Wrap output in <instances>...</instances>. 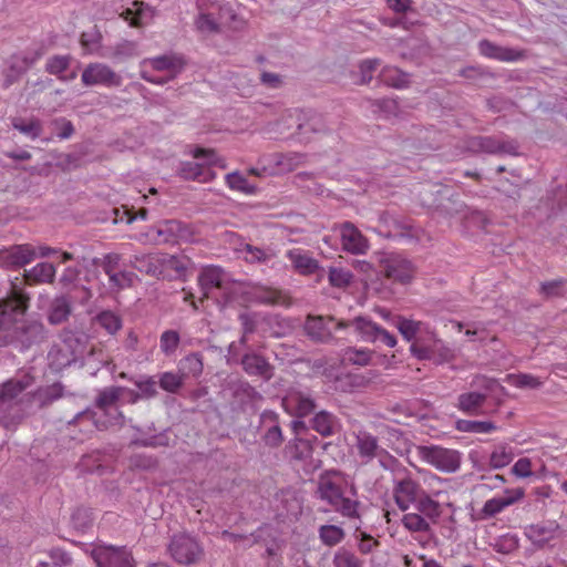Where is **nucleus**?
<instances>
[{
    "label": "nucleus",
    "mask_w": 567,
    "mask_h": 567,
    "mask_svg": "<svg viewBox=\"0 0 567 567\" xmlns=\"http://www.w3.org/2000/svg\"><path fill=\"white\" fill-rule=\"evenodd\" d=\"M198 285L206 298L219 299L224 297L225 303H233L237 300L238 293L250 295L249 300L266 305L288 306V296L277 289L266 287L246 288L243 284L230 281L227 275L218 267H206L198 276Z\"/></svg>",
    "instance_id": "obj_1"
},
{
    "label": "nucleus",
    "mask_w": 567,
    "mask_h": 567,
    "mask_svg": "<svg viewBox=\"0 0 567 567\" xmlns=\"http://www.w3.org/2000/svg\"><path fill=\"white\" fill-rule=\"evenodd\" d=\"M193 161L179 164L178 175L184 179L208 183L215 178L212 166L225 167L224 159L214 150L195 147L190 151Z\"/></svg>",
    "instance_id": "obj_2"
},
{
    "label": "nucleus",
    "mask_w": 567,
    "mask_h": 567,
    "mask_svg": "<svg viewBox=\"0 0 567 567\" xmlns=\"http://www.w3.org/2000/svg\"><path fill=\"white\" fill-rule=\"evenodd\" d=\"M27 301L28 297L16 288H12L10 296L0 300V332L12 330L6 338L14 339L17 331L22 328L20 320L27 309Z\"/></svg>",
    "instance_id": "obj_3"
},
{
    "label": "nucleus",
    "mask_w": 567,
    "mask_h": 567,
    "mask_svg": "<svg viewBox=\"0 0 567 567\" xmlns=\"http://www.w3.org/2000/svg\"><path fill=\"white\" fill-rule=\"evenodd\" d=\"M85 349V337H78L74 333H68L56 344H54L49 354V365L54 371H61L75 362L82 355Z\"/></svg>",
    "instance_id": "obj_4"
},
{
    "label": "nucleus",
    "mask_w": 567,
    "mask_h": 567,
    "mask_svg": "<svg viewBox=\"0 0 567 567\" xmlns=\"http://www.w3.org/2000/svg\"><path fill=\"white\" fill-rule=\"evenodd\" d=\"M417 457L443 473H455L462 463V454L453 449L440 445H420L416 447Z\"/></svg>",
    "instance_id": "obj_5"
},
{
    "label": "nucleus",
    "mask_w": 567,
    "mask_h": 567,
    "mask_svg": "<svg viewBox=\"0 0 567 567\" xmlns=\"http://www.w3.org/2000/svg\"><path fill=\"white\" fill-rule=\"evenodd\" d=\"M472 385L484 392L471 391L458 396V409L465 413L474 414L485 402L489 394L499 392L504 394L505 389L495 380L485 375H476Z\"/></svg>",
    "instance_id": "obj_6"
},
{
    "label": "nucleus",
    "mask_w": 567,
    "mask_h": 567,
    "mask_svg": "<svg viewBox=\"0 0 567 567\" xmlns=\"http://www.w3.org/2000/svg\"><path fill=\"white\" fill-rule=\"evenodd\" d=\"M184 61L177 55H163L143 62L142 76L146 81L164 84L183 69Z\"/></svg>",
    "instance_id": "obj_7"
},
{
    "label": "nucleus",
    "mask_w": 567,
    "mask_h": 567,
    "mask_svg": "<svg viewBox=\"0 0 567 567\" xmlns=\"http://www.w3.org/2000/svg\"><path fill=\"white\" fill-rule=\"evenodd\" d=\"M446 485L447 480L431 474L427 478V491L420 495L415 504L416 509L432 523H435L442 513L437 498L444 494Z\"/></svg>",
    "instance_id": "obj_8"
},
{
    "label": "nucleus",
    "mask_w": 567,
    "mask_h": 567,
    "mask_svg": "<svg viewBox=\"0 0 567 567\" xmlns=\"http://www.w3.org/2000/svg\"><path fill=\"white\" fill-rule=\"evenodd\" d=\"M412 353L419 359L431 360L436 364H443L455 358V350L437 339L431 331L427 341H420L411 344Z\"/></svg>",
    "instance_id": "obj_9"
},
{
    "label": "nucleus",
    "mask_w": 567,
    "mask_h": 567,
    "mask_svg": "<svg viewBox=\"0 0 567 567\" xmlns=\"http://www.w3.org/2000/svg\"><path fill=\"white\" fill-rule=\"evenodd\" d=\"M146 244H164L173 241L192 240V231L188 225L178 220H167L158 228H152L145 234V238H141Z\"/></svg>",
    "instance_id": "obj_10"
},
{
    "label": "nucleus",
    "mask_w": 567,
    "mask_h": 567,
    "mask_svg": "<svg viewBox=\"0 0 567 567\" xmlns=\"http://www.w3.org/2000/svg\"><path fill=\"white\" fill-rule=\"evenodd\" d=\"M424 491L410 475L400 476L398 472L393 480V498L398 507L405 512L411 505L416 504Z\"/></svg>",
    "instance_id": "obj_11"
},
{
    "label": "nucleus",
    "mask_w": 567,
    "mask_h": 567,
    "mask_svg": "<svg viewBox=\"0 0 567 567\" xmlns=\"http://www.w3.org/2000/svg\"><path fill=\"white\" fill-rule=\"evenodd\" d=\"M92 558L99 567H135L132 554L125 547L97 545Z\"/></svg>",
    "instance_id": "obj_12"
},
{
    "label": "nucleus",
    "mask_w": 567,
    "mask_h": 567,
    "mask_svg": "<svg viewBox=\"0 0 567 567\" xmlns=\"http://www.w3.org/2000/svg\"><path fill=\"white\" fill-rule=\"evenodd\" d=\"M168 549L174 560L184 565L196 563L203 554L199 544L186 534L175 535Z\"/></svg>",
    "instance_id": "obj_13"
},
{
    "label": "nucleus",
    "mask_w": 567,
    "mask_h": 567,
    "mask_svg": "<svg viewBox=\"0 0 567 567\" xmlns=\"http://www.w3.org/2000/svg\"><path fill=\"white\" fill-rule=\"evenodd\" d=\"M124 392L125 389L113 386L100 393L96 400V406L101 413L110 414L111 417L106 421L93 420L97 429H105L109 425L117 423L116 420L121 416V413L117 411L115 403L121 399Z\"/></svg>",
    "instance_id": "obj_14"
},
{
    "label": "nucleus",
    "mask_w": 567,
    "mask_h": 567,
    "mask_svg": "<svg viewBox=\"0 0 567 567\" xmlns=\"http://www.w3.org/2000/svg\"><path fill=\"white\" fill-rule=\"evenodd\" d=\"M81 80L86 86L104 85L110 87L121 84V78L107 65L102 63L89 64L84 69Z\"/></svg>",
    "instance_id": "obj_15"
},
{
    "label": "nucleus",
    "mask_w": 567,
    "mask_h": 567,
    "mask_svg": "<svg viewBox=\"0 0 567 567\" xmlns=\"http://www.w3.org/2000/svg\"><path fill=\"white\" fill-rule=\"evenodd\" d=\"M305 162V156L298 153L274 154L262 161V171L268 175H280L296 169Z\"/></svg>",
    "instance_id": "obj_16"
},
{
    "label": "nucleus",
    "mask_w": 567,
    "mask_h": 567,
    "mask_svg": "<svg viewBox=\"0 0 567 567\" xmlns=\"http://www.w3.org/2000/svg\"><path fill=\"white\" fill-rule=\"evenodd\" d=\"M282 406L291 415L303 417L315 409V402L309 393L291 390L282 399Z\"/></svg>",
    "instance_id": "obj_17"
},
{
    "label": "nucleus",
    "mask_w": 567,
    "mask_h": 567,
    "mask_svg": "<svg viewBox=\"0 0 567 567\" xmlns=\"http://www.w3.org/2000/svg\"><path fill=\"white\" fill-rule=\"evenodd\" d=\"M383 270L388 278L402 284L409 282L414 274L412 264L399 255L388 256L383 260Z\"/></svg>",
    "instance_id": "obj_18"
},
{
    "label": "nucleus",
    "mask_w": 567,
    "mask_h": 567,
    "mask_svg": "<svg viewBox=\"0 0 567 567\" xmlns=\"http://www.w3.org/2000/svg\"><path fill=\"white\" fill-rule=\"evenodd\" d=\"M341 244L344 250L351 254H364L368 250V241L361 231L351 223H344L340 227Z\"/></svg>",
    "instance_id": "obj_19"
},
{
    "label": "nucleus",
    "mask_w": 567,
    "mask_h": 567,
    "mask_svg": "<svg viewBox=\"0 0 567 567\" xmlns=\"http://www.w3.org/2000/svg\"><path fill=\"white\" fill-rule=\"evenodd\" d=\"M343 483L342 475L339 472H328L320 477L319 494L322 499H326L331 506L336 502H340L342 496L341 485Z\"/></svg>",
    "instance_id": "obj_20"
},
{
    "label": "nucleus",
    "mask_w": 567,
    "mask_h": 567,
    "mask_svg": "<svg viewBox=\"0 0 567 567\" xmlns=\"http://www.w3.org/2000/svg\"><path fill=\"white\" fill-rule=\"evenodd\" d=\"M31 383L32 378L29 375H24L19 380L13 379L4 382L0 386V410H6L16 405L19 394L30 386Z\"/></svg>",
    "instance_id": "obj_21"
},
{
    "label": "nucleus",
    "mask_w": 567,
    "mask_h": 567,
    "mask_svg": "<svg viewBox=\"0 0 567 567\" xmlns=\"http://www.w3.org/2000/svg\"><path fill=\"white\" fill-rule=\"evenodd\" d=\"M524 496L522 488L506 489L503 495L495 496L485 502L482 513L486 517L495 516L506 507L513 505Z\"/></svg>",
    "instance_id": "obj_22"
},
{
    "label": "nucleus",
    "mask_w": 567,
    "mask_h": 567,
    "mask_svg": "<svg viewBox=\"0 0 567 567\" xmlns=\"http://www.w3.org/2000/svg\"><path fill=\"white\" fill-rule=\"evenodd\" d=\"M392 323L400 331L402 337L409 342L412 341V343L417 340L426 341L423 334L429 336L431 333L430 327L421 321L396 317Z\"/></svg>",
    "instance_id": "obj_23"
},
{
    "label": "nucleus",
    "mask_w": 567,
    "mask_h": 567,
    "mask_svg": "<svg viewBox=\"0 0 567 567\" xmlns=\"http://www.w3.org/2000/svg\"><path fill=\"white\" fill-rule=\"evenodd\" d=\"M37 257V249L32 245H18L1 252L2 262L7 267H22Z\"/></svg>",
    "instance_id": "obj_24"
},
{
    "label": "nucleus",
    "mask_w": 567,
    "mask_h": 567,
    "mask_svg": "<svg viewBox=\"0 0 567 567\" xmlns=\"http://www.w3.org/2000/svg\"><path fill=\"white\" fill-rule=\"evenodd\" d=\"M526 537L536 546H544L558 536V524L555 522L537 523L525 527Z\"/></svg>",
    "instance_id": "obj_25"
},
{
    "label": "nucleus",
    "mask_w": 567,
    "mask_h": 567,
    "mask_svg": "<svg viewBox=\"0 0 567 567\" xmlns=\"http://www.w3.org/2000/svg\"><path fill=\"white\" fill-rule=\"evenodd\" d=\"M331 326H333L334 328H341L346 327L347 323H336L332 319H329L327 321L322 317H309L306 321L305 329L311 338L324 342L331 338Z\"/></svg>",
    "instance_id": "obj_26"
},
{
    "label": "nucleus",
    "mask_w": 567,
    "mask_h": 567,
    "mask_svg": "<svg viewBox=\"0 0 567 567\" xmlns=\"http://www.w3.org/2000/svg\"><path fill=\"white\" fill-rule=\"evenodd\" d=\"M101 38H82V47L86 53H96L102 58H121V56H130L133 54V47L128 41H123V43L116 50L102 49L99 50V42Z\"/></svg>",
    "instance_id": "obj_27"
},
{
    "label": "nucleus",
    "mask_w": 567,
    "mask_h": 567,
    "mask_svg": "<svg viewBox=\"0 0 567 567\" xmlns=\"http://www.w3.org/2000/svg\"><path fill=\"white\" fill-rule=\"evenodd\" d=\"M287 258L291 261L295 270L300 275H312L319 269L318 261L312 258L308 251L301 248L288 250Z\"/></svg>",
    "instance_id": "obj_28"
},
{
    "label": "nucleus",
    "mask_w": 567,
    "mask_h": 567,
    "mask_svg": "<svg viewBox=\"0 0 567 567\" xmlns=\"http://www.w3.org/2000/svg\"><path fill=\"white\" fill-rule=\"evenodd\" d=\"M120 17L131 27H143L153 17L152 9L143 1H134L131 8H126Z\"/></svg>",
    "instance_id": "obj_29"
},
{
    "label": "nucleus",
    "mask_w": 567,
    "mask_h": 567,
    "mask_svg": "<svg viewBox=\"0 0 567 567\" xmlns=\"http://www.w3.org/2000/svg\"><path fill=\"white\" fill-rule=\"evenodd\" d=\"M480 51L483 55L487 58L496 59L504 62H514L523 56L519 50L506 47H498L488 40H482L480 42Z\"/></svg>",
    "instance_id": "obj_30"
},
{
    "label": "nucleus",
    "mask_w": 567,
    "mask_h": 567,
    "mask_svg": "<svg viewBox=\"0 0 567 567\" xmlns=\"http://www.w3.org/2000/svg\"><path fill=\"white\" fill-rule=\"evenodd\" d=\"M261 425L266 427L262 436L265 443L269 446H278L282 442L281 429L278 424V415L272 411H265L261 416Z\"/></svg>",
    "instance_id": "obj_31"
},
{
    "label": "nucleus",
    "mask_w": 567,
    "mask_h": 567,
    "mask_svg": "<svg viewBox=\"0 0 567 567\" xmlns=\"http://www.w3.org/2000/svg\"><path fill=\"white\" fill-rule=\"evenodd\" d=\"M163 274L162 278L177 279L185 275L189 260L184 256H174L165 254V259H162Z\"/></svg>",
    "instance_id": "obj_32"
},
{
    "label": "nucleus",
    "mask_w": 567,
    "mask_h": 567,
    "mask_svg": "<svg viewBox=\"0 0 567 567\" xmlns=\"http://www.w3.org/2000/svg\"><path fill=\"white\" fill-rule=\"evenodd\" d=\"M12 126L24 136L35 140L42 134V122L35 116H17L12 118Z\"/></svg>",
    "instance_id": "obj_33"
},
{
    "label": "nucleus",
    "mask_w": 567,
    "mask_h": 567,
    "mask_svg": "<svg viewBox=\"0 0 567 567\" xmlns=\"http://www.w3.org/2000/svg\"><path fill=\"white\" fill-rule=\"evenodd\" d=\"M55 274L56 269L52 264L40 262L25 271L24 277L29 284H48L53 281Z\"/></svg>",
    "instance_id": "obj_34"
},
{
    "label": "nucleus",
    "mask_w": 567,
    "mask_h": 567,
    "mask_svg": "<svg viewBox=\"0 0 567 567\" xmlns=\"http://www.w3.org/2000/svg\"><path fill=\"white\" fill-rule=\"evenodd\" d=\"M226 185L235 192H239L244 195L252 196L257 195L259 188L250 183L241 173L233 172L225 176Z\"/></svg>",
    "instance_id": "obj_35"
},
{
    "label": "nucleus",
    "mask_w": 567,
    "mask_h": 567,
    "mask_svg": "<svg viewBox=\"0 0 567 567\" xmlns=\"http://www.w3.org/2000/svg\"><path fill=\"white\" fill-rule=\"evenodd\" d=\"M162 259H165V254L163 252L143 256L142 258L137 259V268L147 275L162 278L164 265Z\"/></svg>",
    "instance_id": "obj_36"
},
{
    "label": "nucleus",
    "mask_w": 567,
    "mask_h": 567,
    "mask_svg": "<svg viewBox=\"0 0 567 567\" xmlns=\"http://www.w3.org/2000/svg\"><path fill=\"white\" fill-rule=\"evenodd\" d=\"M515 457V449L506 443L494 447L489 456V465L494 470L507 466Z\"/></svg>",
    "instance_id": "obj_37"
},
{
    "label": "nucleus",
    "mask_w": 567,
    "mask_h": 567,
    "mask_svg": "<svg viewBox=\"0 0 567 567\" xmlns=\"http://www.w3.org/2000/svg\"><path fill=\"white\" fill-rule=\"evenodd\" d=\"M312 427L322 436H330L339 429V422L331 413L321 411L315 415Z\"/></svg>",
    "instance_id": "obj_38"
},
{
    "label": "nucleus",
    "mask_w": 567,
    "mask_h": 567,
    "mask_svg": "<svg viewBox=\"0 0 567 567\" xmlns=\"http://www.w3.org/2000/svg\"><path fill=\"white\" fill-rule=\"evenodd\" d=\"M381 81L392 87L403 89L410 83V75L394 66H384L380 72Z\"/></svg>",
    "instance_id": "obj_39"
},
{
    "label": "nucleus",
    "mask_w": 567,
    "mask_h": 567,
    "mask_svg": "<svg viewBox=\"0 0 567 567\" xmlns=\"http://www.w3.org/2000/svg\"><path fill=\"white\" fill-rule=\"evenodd\" d=\"M244 370L248 374L260 375L262 378L270 377V367L266 360L257 354H246L243 358Z\"/></svg>",
    "instance_id": "obj_40"
},
{
    "label": "nucleus",
    "mask_w": 567,
    "mask_h": 567,
    "mask_svg": "<svg viewBox=\"0 0 567 567\" xmlns=\"http://www.w3.org/2000/svg\"><path fill=\"white\" fill-rule=\"evenodd\" d=\"M70 56L69 55H55L48 60L47 62V71L50 74L59 75L62 81H71L74 80L78 74L75 71L71 72L69 75H63L62 73L68 70L70 65Z\"/></svg>",
    "instance_id": "obj_41"
},
{
    "label": "nucleus",
    "mask_w": 567,
    "mask_h": 567,
    "mask_svg": "<svg viewBox=\"0 0 567 567\" xmlns=\"http://www.w3.org/2000/svg\"><path fill=\"white\" fill-rule=\"evenodd\" d=\"M355 331L360 334L361 339L365 342H375L378 340V332H380V326L372 322L364 317H358L352 321Z\"/></svg>",
    "instance_id": "obj_42"
},
{
    "label": "nucleus",
    "mask_w": 567,
    "mask_h": 567,
    "mask_svg": "<svg viewBox=\"0 0 567 567\" xmlns=\"http://www.w3.org/2000/svg\"><path fill=\"white\" fill-rule=\"evenodd\" d=\"M357 447L359 454L371 460L378 455V442L377 439L367 432H359L357 435Z\"/></svg>",
    "instance_id": "obj_43"
},
{
    "label": "nucleus",
    "mask_w": 567,
    "mask_h": 567,
    "mask_svg": "<svg viewBox=\"0 0 567 567\" xmlns=\"http://www.w3.org/2000/svg\"><path fill=\"white\" fill-rule=\"evenodd\" d=\"M95 323L110 334H114L122 327V321L117 315L112 311H102L95 317Z\"/></svg>",
    "instance_id": "obj_44"
},
{
    "label": "nucleus",
    "mask_w": 567,
    "mask_h": 567,
    "mask_svg": "<svg viewBox=\"0 0 567 567\" xmlns=\"http://www.w3.org/2000/svg\"><path fill=\"white\" fill-rule=\"evenodd\" d=\"M505 381L520 389H536L543 384L538 378L527 373L507 374Z\"/></svg>",
    "instance_id": "obj_45"
},
{
    "label": "nucleus",
    "mask_w": 567,
    "mask_h": 567,
    "mask_svg": "<svg viewBox=\"0 0 567 567\" xmlns=\"http://www.w3.org/2000/svg\"><path fill=\"white\" fill-rule=\"evenodd\" d=\"M372 352L368 349L349 348L342 354V361L355 365H368L371 361Z\"/></svg>",
    "instance_id": "obj_46"
},
{
    "label": "nucleus",
    "mask_w": 567,
    "mask_h": 567,
    "mask_svg": "<svg viewBox=\"0 0 567 567\" xmlns=\"http://www.w3.org/2000/svg\"><path fill=\"white\" fill-rule=\"evenodd\" d=\"M457 429L471 433H492L497 427L489 421H460Z\"/></svg>",
    "instance_id": "obj_47"
},
{
    "label": "nucleus",
    "mask_w": 567,
    "mask_h": 567,
    "mask_svg": "<svg viewBox=\"0 0 567 567\" xmlns=\"http://www.w3.org/2000/svg\"><path fill=\"white\" fill-rule=\"evenodd\" d=\"M237 251L248 262H260L266 261L269 258V254L261 248L254 247L249 244H241Z\"/></svg>",
    "instance_id": "obj_48"
},
{
    "label": "nucleus",
    "mask_w": 567,
    "mask_h": 567,
    "mask_svg": "<svg viewBox=\"0 0 567 567\" xmlns=\"http://www.w3.org/2000/svg\"><path fill=\"white\" fill-rule=\"evenodd\" d=\"M402 524L410 532H427L430 528L426 518L416 513L405 514L402 518Z\"/></svg>",
    "instance_id": "obj_49"
},
{
    "label": "nucleus",
    "mask_w": 567,
    "mask_h": 567,
    "mask_svg": "<svg viewBox=\"0 0 567 567\" xmlns=\"http://www.w3.org/2000/svg\"><path fill=\"white\" fill-rule=\"evenodd\" d=\"M69 312L70 309L66 300L63 298H59L52 305V309L49 315V320L51 323L54 324L61 323L68 318Z\"/></svg>",
    "instance_id": "obj_50"
},
{
    "label": "nucleus",
    "mask_w": 567,
    "mask_h": 567,
    "mask_svg": "<svg viewBox=\"0 0 567 567\" xmlns=\"http://www.w3.org/2000/svg\"><path fill=\"white\" fill-rule=\"evenodd\" d=\"M343 535V530L338 526L328 525L320 528V537L322 542L329 546L340 543Z\"/></svg>",
    "instance_id": "obj_51"
},
{
    "label": "nucleus",
    "mask_w": 567,
    "mask_h": 567,
    "mask_svg": "<svg viewBox=\"0 0 567 567\" xmlns=\"http://www.w3.org/2000/svg\"><path fill=\"white\" fill-rule=\"evenodd\" d=\"M134 278V272L121 269L109 276L111 286L117 289L130 287L133 284Z\"/></svg>",
    "instance_id": "obj_52"
},
{
    "label": "nucleus",
    "mask_w": 567,
    "mask_h": 567,
    "mask_svg": "<svg viewBox=\"0 0 567 567\" xmlns=\"http://www.w3.org/2000/svg\"><path fill=\"white\" fill-rule=\"evenodd\" d=\"M352 274L343 268L332 267L329 270V281L334 287H346L350 284Z\"/></svg>",
    "instance_id": "obj_53"
},
{
    "label": "nucleus",
    "mask_w": 567,
    "mask_h": 567,
    "mask_svg": "<svg viewBox=\"0 0 567 567\" xmlns=\"http://www.w3.org/2000/svg\"><path fill=\"white\" fill-rule=\"evenodd\" d=\"M179 336L176 331H165L161 337V349L165 354H172L178 347Z\"/></svg>",
    "instance_id": "obj_54"
},
{
    "label": "nucleus",
    "mask_w": 567,
    "mask_h": 567,
    "mask_svg": "<svg viewBox=\"0 0 567 567\" xmlns=\"http://www.w3.org/2000/svg\"><path fill=\"white\" fill-rule=\"evenodd\" d=\"M183 380L179 374L165 372L161 375L159 385L167 392H175L182 385Z\"/></svg>",
    "instance_id": "obj_55"
},
{
    "label": "nucleus",
    "mask_w": 567,
    "mask_h": 567,
    "mask_svg": "<svg viewBox=\"0 0 567 567\" xmlns=\"http://www.w3.org/2000/svg\"><path fill=\"white\" fill-rule=\"evenodd\" d=\"M195 23L198 31L203 33H215L219 31L218 23L208 13H200Z\"/></svg>",
    "instance_id": "obj_56"
},
{
    "label": "nucleus",
    "mask_w": 567,
    "mask_h": 567,
    "mask_svg": "<svg viewBox=\"0 0 567 567\" xmlns=\"http://www.w3.org/2000/svg\"><path fill=\"white\" fill-rule=\"evenodd\" d=\"M71 523L76 530L83 532L92 523L89 511L82 508L74 511L71 516Z\"/></svg>",
    "instance_id": "obj_57"
},
{
    "label": "nucleus",
    "mask_w": 567,
    "mask_h": 567,
    "mask_svg": "<svg viewBox=\"0 0 567 567\" xmlns=\"http://www.w3.org/2000/svg\"><path fill=\"white\" fill-rule=\"evenodd\" d=\"M532 467L533 464L528 457H520L514 463L512 474L519 478H527L533 475Z\"/></svg>",
    "instance_id": "obj_58"
},
{
    "label": "nucleus",
    "mask_w": 567,
    "mask_h": 567,
    "mask_svg": "<svg viewBox=\"0 0 567 567\" xmlns=\"http://www.w3.org/2000/svg\"><path fill=\"white\" fill-rule=\"evenodd\" d=\"M290 454L295 458H306L311 454V445L308 441L297 439L295 440L293 446H288Z\"/></svg>",
    "instance_id": "obj_59"
},
{
    "label": "nucleus",
    "mask_w": 567,
    "mask_h": 567,
    "mask_svg": "<svg viewBox=\"0 0 567 567\" xmlns=\"http://www.w3.org/2000/svg\"><path fill=\"white\" fill-rule=\"evenodd\" d=\"M52 125L56 136L62 140L71 137L74 132L72 123L65 118H58L52 122Z\"/></svg>",
    "instance_id": "obj_60"
},
{
    "label": "nucleus",
    "mask_w": 567,
    "mask_h": 567,
    "mask_svg": "<svg viewBox=\"0 0 567 567\" xmlns=\"http://www.w3.org/2000/svg\"><path fill=\"white\" fill-rule=\"evenodd\" d=\"M136 386L141 391L142 396L151 398L156 394V381L151 377L142 378L135 381Z\"/></svg>",
    "instance_id": "obj_61"
},
{
    "label": "nucleus",
    "mask_w": 567,
    "mask_h": 567,
    "mask_svg": "<svg viewBox=\"0 0 567 567\" xmlns=\"http://www.w3.org/2000/svg\"><path fill=\"white\" fill-rule=\"evenodd\" d=\"M334 565L336 567H360L358 558L346 550L336 554Z\"/></svg>",
    "instance_id": "obj_62"
},
{
    "label": "nucleus",
    "mask_w": 567,
    "mask_h": 567,
    "mask_svg": "<svg viewBox=\"0 0 567 567\" xmlns=\"http://www.w3.org/2000/svg\"><path fill=\"white\" fill-rule=\"evenodd\" d=\"M332 507L341 512L344 516L353 517L357 514V503L343 496H341L340 502H336Z\"/></svg>",
    "instance_id": "obj_63"
},
{
    "label": "nucleus",
    "mask_w": 567,
    "mask_h": 567,
    "mask_svg": "<svg viewBox=\"0 0 567 567\" xmlns=\"http://www.w3.org/2000/svg\"><path fill=\"white\" fill-rule=\"evenodd\" d=\"M378 65V60H364L360 63L361 83H368L372 79L373 72Z\"/></svg>",
    "instance_id": "obj_64"
}]
</instances>
